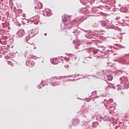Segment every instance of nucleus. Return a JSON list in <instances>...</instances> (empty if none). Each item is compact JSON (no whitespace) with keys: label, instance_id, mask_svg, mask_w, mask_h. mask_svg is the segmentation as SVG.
<instances>
[{"label":"nucleus","instance_id":"f03ea898","mask_svg":"<svg viewBox=\"0 0 129 129\" xmlns=\"http://www.w3.org/2000/svg\"><path fill=\"white\" fill-rule=\"evenodd\" d=\"M37 34H38V31H37V29H33L32 30L29 31L27 33V36H26L25 38L27 43H28V44H30L31 45H32V43L29 42V40H30V39H31V38H33L34 36H36Z\"/></svg>","mask_w":129,"mask_h":129},{"label":"nucleus","instance_id":"39448f33","mask_svg":"<svg viewBox=\"0 0 129 129\" xmlns=\"http://www.w3.org/2000/svg\"><path fill=\"white\" fill-rule=\"evenodd\" d=\"M63 21L65 26H67V25H70V16H66L63 19Z\"/></svg>","mask_w":129,"mask_h":129},{"label":"nucleus","instance_id":"2f4dec72","mask_svg":"<svg viewBox=\"0 0 129 129\" xmlns=\"http://www.w3.org/2000/svg\"><path fill=\"white\" fill-rule=\"evenodd\" d=\"M105 24V23L104 22H102V26L103 27H104Z\"/></svg>","mask_w":129,"mask_h":129},{"label":"nucleus","instance_id":"79ce46f5","mask_svg":"<svg viewBox=\"0 0 129 129\" xmlns=\"http://www.w3.org/2000/svg\"><path fill=\"white\" fill-rule=\"evenodd\" d=\"M106 83L107 84L108 83L106 81Z\"/></svg>","mask_w":129,"mask_h":129},{"label":"nucleus","instance_id":"a19ab883","mask_svg":"<svg viewBox=\"0 0 129 129\" xmlns=\"http://www.w3.org/2000/svg\"><path fill=\"white\" fill-rule=\"evenodd\" d=\"M34 49H37V47H34Z\"/></svg>","mask_w":129,"mask_h":129},{"label":"nucleus","instance_id":"473e14b6","mask_svg":"<svg viewBox=\"0 0 129 129\" xmlns=\"http://www.w3.org/2000/svg\"><path fill=\"white\" fill-rule=\"evenodd\" d=\"M107 22V23H108L109 24H111V23H112V21H106Z\"/></svg>","mask_w":129,"mask_h":129},{"label":"nucleus","instance_id":"4be33fe9","mask_svg":"<svg viewBox=\"0 0 129 129\" xmlns=\"http://www.w3.org/2000/svg\"><path fill=\"white\" fill-rule=\"evenodd\" d=\"M121 11L123 13H127V9L126 8H123L121 9Z\"/></svg>","mask_w":129,"mask_h":129},{"label":"nucleus","instance_id":"7ed1b4c3","mask_svg":"<svg viewBox=\"0 0 129 129\" xmlns=\"http://www.w3.org/2000/svg\"><path fill=\"white\" fill-rule=\"evenodd\" d=\"M91 51L93 54H90L89 56H88L87 58H89L90 59H92L93 57H96V58H98V59H101V55L98 54L97 50L95 49H91Z\"/></svg>","mask_w":129,"mask_h":129},{"label":"nucleus","instance_id":"e433bc0d","mask_svg":"<svg viewBox=\"0 0 129 129\" xmlns=\"http://www.w3.org/2000/svg\"><path fill=\"white\" fill-rule=\"evenodd\" d=\"M119 72H121V73H122V72H123V71H121V70H120L119 71Z\"/></svg>","mask_w":129,"mask_h":129},{"label":"nucleus","instance_id":"5701e85b","mask_svg":"<svg viewBox=\"0 0 129 129\" xmlns=\"http://www.w3.org/2000/svg\"><path fill=\"white\" fill-rule=\"evenodd\" d=\"M27 48H28V49H27V51H28V52H32V48L31 47V46H27Z\"/></svg>","mask_w":129,"mask_h":129},{"label":"nucleus","instance_id":"aec40b11","mask_svg":"<svg viewBox=\"0 0 129 129\" xmlns=\"http://www.w3.org/2000/svg\"><path fill=\"white\" fill-rule=\"evenodd\" d=\"M92 125L93 127H97L98 125V122L97 121L93 122L92 123Z\"/></svg>","mask_w":129,"mask_h":129},{"label":"nucleus","instance_id":"4468645a","mask_svg":"<svg viewBox=\"0 0 129 129\" xmlns=\"http://www.w3.org/2000/svg\"><path fill=\"white\" fill-rule=\"evenodd\" d=\"M96 2V0H88V3L87 5H89L90 6H92V5H93L94 3H95Z\"/></svg>","mask_w":129,"mask_h":129},{"label":"nucleus","instance_id":"f704fd0d","mask_svg":"<svg viewBox=\"0 0 129 129\" xmlns=\"http://www.w3.org/2000/svg\"><path fill=\"white\" fill-rule=\"evenodd\" d=\"M43 83L41 82V85H42V87L45 86V85H42Z\"/></svg>","mask_w":129,"mask_h":129},{"label":"nucleus","instance_id":"49530a36","mask_svg":"<svg viewBox=\"0 0 129 129\" xmlns=\"http://www.w3.org/2000/svg\"><path fill=\"white\" fill-rule=\"evenodd\" d=\"M128 1V2H129V0H127Z\"/></svg>","mask_w":129,"mask_h":129},{"label":"nucleus","instance_id":"ea45409f","mask_svg":"<svg viewBox=\"0 0 129 129\" xmlns=\"http://www.w3.org/2000/svg\"><path fill=\"white\" fill-rule=\"evenodd\" d=\"M109 104V103H107V104H106V105H107V106H108V105Z\"/></svg>","mask_w":129,"mask_h":129},{"label":"nucleus","instance_id":"6ab92c4d","mask_svg":"<svg viewBox=\"0 0 129 129\" xmlns=\"http://www.w3.org/2000/svg\"><path fill=\"white\" fill-rule=\"evenodd\" d=\"M122 40V38L121 37V36H117L116 37V42L119 43V42H121V40Z\"/></svg>","mask_w":129,"mask_h":129},{"label":"nucleus","instance_id":"de8ad7c7","mask_svg":"<svg viewBox=\"0 0 129 129\" xmlns=\"http://www.w3.org/2000/svg\"><path fill=\"white\" fill-rule=\"evenodd\" d=\"M35 1H37V0H35Z\"/></svg>","mask_w":129,"mask_h":129},{"label":"nucleus","instance_id":"b1692460","mask_svg":"<svg viewBox=\"0 0 129 129\" xmlns=\"http://www.w3.org/2000/svg\"><path fill=\"white\" fill-rule=\"evenodd\" d=\"M55 60V59H53L52 60H50L51 63H52V64H53L54 65L57 64V63H56L54 60Z\"/></svg>","mask_w":129,"mask_h":129},{"label":"nucleus","instance_id":"9b49d317","mask_svg":"<svg viewBox=\"0 0 129 129\" xmlns=\"http://www.w3.org/2000/svg\"><path fill=\"white\" fill-rule=\"evenodd\" d=\"M119 80L121 81V83L123 84L125 81H127V77L126 76H123L120 78Z\"/></svg>","mask_w":129,"mask_h":129},{"label":"nucleus","instance_id":"a18cd8bd","mask_svg":"<svg viewBox=\"0 0 129 129\" xmlns=\"http://www.w3.org/2000/svg\"><path fill=\"white\" fill-rule=\"evenodd\" d=\"M96 1V2L97 1V0H95Z\"/></svg>","mask_w":129,"mask_h":129},{"label":"nucleus","instance_id":"20e7f679","mask_svg":"<svg viewBox=\"0 0 129 129\" xmlns=\"http://www.w3.org/2000/svg\"><path fill=\"white\" fill-rule=\"evenodd\" d=\"M100 8H93L92 9V12L94 15H92L91 16H93L94 17H97L98 16V14L100 13Z\"/></svg>","mask_w":129,"mask_h":129},{"label":"nucleus","instance_id":"c03bdc74","mask_svg":"<svg viewBox=\"0 0 129 129\" xmlns=\"http://www.w3.org/2000/svg\"><path fill=\"white\" fill-rule=\"evenodd\" d=\"M73 33H75V31H74Z\"/></svg>","mask_w":129,"mask_h":129},{"label":"nucleus","instance_id":"1a4fd4ad","mask_svg":"<svg viewBox=\"0 0 129 129\" xmlns=\"http://www.w3.org/2000/svg\"><path fill=\"white\" fill-rule=\"evenodd\" d=\"M26 64L29 67H33V66H35V61H33V59H31L27 60Z\"/></svg>","mask_w":129,"mask_h":129},{"label":"nucleus","instance_id":"f3484780","mask_svg":"<svg viewBox=\"0 0 129 129\" xmlns=\"http://www.w3.org/2000/svg\"><path fill=\"white\" fill-rule=\"evenodd\" d=\"M74 44H75V46L77 49L79 46H80V43L79 42H76L75 40H74L73 41Z\"/></svg>","mask_w":129,"mask_h":129},{"label":"nucleus","instance_id":"2eb2a0df","mask_svg":"<svg viewBox=\"0 0 129 129\" xmlns=\"http://www.w3.org/2000/svg\"><path fill=\"white\" fill-rule=\"evenodd\" d=\"M124 84V87L125 89H127V88H129V83L126 82H124L123 83Z\"/></svg>","mask_w":129,"mask_h":129},{"label":"nucleus","instance_id":"a211bd4d","mask_svg":"<svg viewBox=\"0 0 129 129\" xmlns=\"http://www.w3.org/2000/svg\"><path fill=\"white\" fill-rule=\"evenodd\" d=\"M81 4L83 5H87L88 4V0H80Z\"/></svg>","mask_w":129,"mask_h":129},{"label":"nucleus","instance_id":"0eeeda50","mask_svg":"<svg viewBox=\"0 0 129 129\" xmlns=\"http://www.w3.org/2000/svg\"><path fill=\"white\" fill-rule=\"evenodd\" d=\"M25 35V30L23 29H20L17 33V37L18 38H22Z\"/></svg>","mask_w":129,"mask_h":129},{"label":"nucleus","instance_id":"6e6552de","mask_svg":"<svg viewBox=\"0 0 129 129\" xmlns=\"http://www.w3.org/2000/svg\"><path fill=\"white\" fill-rule=\"evenodd\" d=\"M43 8V4L41 3H37L36 4V6L34 7V9H35V12L38 13L39 11L38 10H41Z\"/></svg>","mask_w":129,"mask_h":129},{"label":"nucleus","instance_id":"c85d7f7f","mask_svg":"<svg viewBox=\"0 0 129 129\" xmlns=\"http://www.w3.org/2000/svg\"><path fill=\"white\" fill-rule=\"evenodd\" d=\"M113 102V100H112V99H109V102Z\"/></svg>","mask_w":129,"mask_h":129},{"label":"nucleus","instance_id":"c9c22d12","mask_svg":"<svg viewBox=\"0 0 129 129\" xmlns=\"http://www.w3.org/2000/svg\"><path fill=\"white\" fill-rule=\"evenodd\" d=\"M104 102H105V101H107V102H108V101H107V100L106 101V99H104Z\"/></svg>","mask_w":129,"mask_h":129},{"label":"nucleus","instance_id":"4c0bfd02","mask_svg":"<svg viewBox=\"0 0 129 129\" xmlns=\"http://www.w3.org/2000/svg\"><path fill=\"white\" fill-rule=\"evenodd\" d=\"M38 88L39 89H41V87L39 86H38Z\"/></svg>","mask_w":129,"mask_h":129},{"label":"nucleus","instance_id":"7c9ffc66","mask_svg":"<svg viewBox=\"0 0 129 129\" xmlns=\"http://www.w3.org/2000/svg\"><path fill=\"white\" fill-rule=\"evenodd\" d=\"M39 22L36 21L35 22H34V25H38Z\"/></svg>","mask_w":129,"mask_h":129},{"label":"nucleus","instance_id":"f8f14e48","mask_svg":"<svg viewBox=\"0 0 129 129\" xmlns=\"http://www.w3.org/2000/svg\"><path fill=\"white\" fill-rule=\"evenodd\" d=\"M31 21H34V22L36 21V22H39L40 21V16L39 15H36L32 19H31Z\"/></svg>","mask_w":129,"mask_h":129},{"label":"nucleus","instance_id":"bb28decb","mask_svg":"<svg viewBox=\"0 0 129 129\" xmlns=\"http://www.w3.org/2000/svg\"><path fill=\"white\" fill-rule=\"evenodd\" d=\"M79 20V18H77L73 21V22H78V20Z\"/></svg>","mask_w":129,"mask_h":129},{"label":"nucleus","instance_id":"9d476101","mask_svg":"<svg viewBox=\"0 0 129 129\" xmlns=\"http://www.w3.org/2000/svg\"><path fill=\"white\" fill-rule=\"evenodd\" d=\"M115 46H116V47H115L116 49H117V50H118V49H125L126 48V45L125 44H115Z\"/></svg>","mask_w":129,"mask_h":129},{"label":"nucleus","instance_id":"cd10ccee","mask_svg":"<svg viewBox=\"0 0 129 129\" xmlns=\"http://www.w3.org/2000/svg\"><path fill=\"white\" fill-rule=\"evenodd\" d=\"M101 105H102V106H105V103L104 102H102L101 103Z\"/></svg>","mask_w":129,"mask_h":129},{"label":"nucleus","instance_id":"58836bf2","mask_svg":"<svg viewBox=\"0 0 129 129\" xmlns=\"http://www.w3.org/2000/svg\"><path fill=\"white\" fill-rule=\"evenodd\" d=\"M44 36H47V33H45Z\"/></svg>","mask_w":129,"mask_h":129},{"label":"nucleus","instance_id":"423d86ee","mask_svg":"<svg viewBox=\"0 0 129 129\" xmlns=\"http://www.w3.org/2000/svg\"><path fill=\"white\" fill-rule=\"evenodd\" d=\"M52 15V12H51V10L47 9L45 11H43V16L44 17H50Z\"/></svg>","mask_w":129,"mask_h":129},{"label":"nucleus","instance_id":"37998d69","mask_svg":"<svg viewBox=\"0 0 129 129\" xmlns=\"http://www.w3.org/2000/svg\"><path fill=\"white\" fill-rule=\"evenodd\" d=\"M112 107H113V108H114L115 107L113 106Z\"/></svg>","mask_w":129,"mask_h":129},{"label":"nucleus","instance_id":"a878e982","mask_svg":"<svg viewBox=\"0 0 129 129\" xmlns=\"http://www.w3.org/2000/svg\"><path fill=\"white\" fill-rule=\"evenodd\" d=\"M125 19H129V13H127V14L125 15Z\"/></svg>","mask_w":129,"mask_h":129},{"label":"nucleus","instance_id":"f257e3e1","mask_svg":"<svg viewBox=\"0 0 129 129\" xmlns=\"http://www.w3.org/2000/svg\"><path fill=\"white\" fill-rule=\"evenodd\" d=\"M73 76V75H69L68 76H60L58 78H55L51 83V85H52V86H57V85H59L60 83V79H63V78H70Z\"/></svg>","mask_w":129,"mask_h":129},{"label":"nucleus","instance_id":"412c9836","mask_svg":"<svg viewBox=\"0 0 129 129\" xmlns=\"http://www.w3.org/2000/svg\"><path fill=\"white\" fill-rule=\"evenodd\" d=\"M25 57L27 59H32V58H33V56H32V55H31L30 54H28V55L25 54Z\"/></svg>","mask_w":129,"mask_h":129},{"label":"nucleus","instance_id":"ddd939ff","mask_svg":"<svg viewBox=\"0 0 129 129\" xmlns=\"http://www.w3.org/2000/svg\"><path fill=\"white\" fill-rule=\"evenodd\" d=\"M80 122L79 118H75L73 121V125H76V124H78Z\"/></svg>","mask_w":129,"mask_h":129},{"label":"nucleus","instance_id":"dca6fc26","mask_svg":"<svg viewBox=\"0 0 129 129\" xmlns=\"http://www.w3.org/2000/svg\"><path fill=\"white\" fill-rule=\"evenodd\" d=\"M113 78V77L111 75H109L107 76V79L108 80V81H111Z\"/></svg>","mask_w":129,"mask_h":129},{"label":"nucleus","instance_id":"72a5a7b5","mask_svg":"<svg viewBox=\"0 0 129 129\" xmlns=\"http://www.w3.org/2000/svg\"><path fill=\"white\" fill-rule=\"evenodd\" d=\"M118 127H119V126H116L115 127V129H117V128H118Z\"/></svg>","mask_w":129,"mask_h":129},{"label":"nucleus","instance_id":"393cba45","mask_svg":"<svg viewBox=\"0 0 129 129\" xmlns=\"http://www.w3.org/2000/svg\"><path fill=\"white\" fill-rule=\"evenodd\" d=\"M92 96H95L96 95V91H94L92 92Z\"/></svg>","mask_w":129,"mask_h":129},{"label":"nucleus","instance_id":"c756f323","mask_svg":"<svg viewBox=\"0 0 129 129\" xmlns=\"http://www.w3.org/2000/svg\"><path fill=\"white\" fill-rule=\"evenodd\" d=\"M7 63H8V64H9V65H11L12 64V61H8Z\"/></svg>","mask_w":129,"mask_h":129}]
</instances>
